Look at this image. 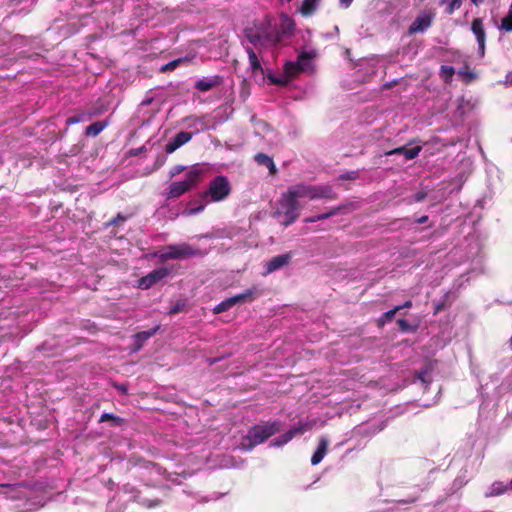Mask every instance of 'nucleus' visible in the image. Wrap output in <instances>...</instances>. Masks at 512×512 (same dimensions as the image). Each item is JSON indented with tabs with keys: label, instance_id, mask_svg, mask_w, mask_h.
Segmentation results:
<instances>
[{
	"label": "nucleus",
	"instance_id": "f257e3e1",
	"mask_svg": "<svg viewBox=\"0 0 512 512\" xmlns=\"http://www.w3.org/2000/svg\"><path fill=\"white\" fill-rule=\"evenodd\" d=\"M294 28L295 23L292 18L281 14L279 19L266 17L252 27H247L244 30V36L261 53L263 49L276 45L284 36L290 35Z\"/></svg>",
	"mask_w": 512,
	"mask_h": 512
},
{
	"label": "nucleus",
	"instance_id": "f03ea898",
	"mask_svg": "<svg viewBox=\"0 0 512 512\" xmlns=\"http://www.w3.org/2000/svg\"><path fill=\"white\" fill-rule=\"evenodd\" d=\"M232 191L229 179L224 175H218L210 180L207 189L202 192L199 199L190 201L183 210L184 216H193L204 211L209 203L222 202L226 200Z\"/></svg>",
	"mask_w": 512,
	"mask_h": 512
},
{
	"label": "nucleus",
	"instance_id": "7ed1b4c3",
	"mask_svg": "<svg viewBox=\"0 0 512 512\" xmlns=\"http://www.w3.org/2000/svg\"><path fill=\"white\" fill-rule=\"evenodd\" d=\"M282 422L280 420L267 421L257 424L248 429L247 434L242 438L239 449L249 452L259 444L264 443L268 438L281 430Z\"/></svg>",
	"mask_w": 512,
	"mask_h": 512
},
{
	"label": "nucleus",
	"instance_id": "20e7f679",
	"mask_svg": "<svg viewBox=\"0 0 512 512\" xmlns=\"http://www.w3.org/2000/svg\"><path fill=\"white\" fill-rule=\"evenodd\" d=\"M203 176V168L200 165H194L182 181L172 182L166 192V198H178L196 187L201 181Z\"/></svg>",
	"mask_w": 512,
	"mask_h": 512
},
{
	"label": "nucleus",
	"instance_id": "39448f33",
	"mask_svg": "<svg viewBox=\"0 0 512 512\" xmlns=\"http://www.w3.org/2000/svg\"><path fill=\"white\" fill-rule=\"evenodd\" d=\"M301 206L298 200L287 190L278 201V208L275 216L284 226L294 223L299 217Z\"/></svg>",
	"mask_w": 512,
	"mask_h": 512
},
{
	"label": "nucleus",
	"instance_id": "423d86ee",
	"mask_svg": "<svg viewBox=\"0 0 512 512\" xmlns=\"http://www.w3.org/2000/svg\"><path fill=\"white\" fill-rule=\"evenodd\" d=\"M288 190L297 200L299 198H307L309 200L335 198V193L329 185H311L299 183L290 186Z\"/></svg>",
	"mask_w": 512,
	"mask_h": 512
},
{
	"label": "nucleus",
	"instance_id": "0eeeda50",
	"mask_svg": "<svg viewBox=\"0 0 512 512\" xmlns=\"http://www.w3.org/2000/svg\"><path fill=\"white\" fill-rule=\"evenodd\" d=\"M317 56V51L312 49L309 51H302L297 58V61H287L284 64L285 71L290 74L297 75L299 72H313L314 63L313 59Z\"/></svg>",
	"mask_w": 512,
	"mask_h": 512
},
{
	"label": "nucleus",
	"instance_id": "6e6552de",
	"mask_svg": "<svg viewBox=\"0 0 512 512\" xmlns=\"http://www.w3.org/2000/svg\"><path fill=\"white\" fill-rule=\"evenodd\" d=\"M316 424V420L299 421L292 426L288 431L276 437L270 442V447H282L290 442L295 436L302 435L311 430Z\"/></svg>",
	"mask_w": 512,
	"mask_h": 512
},
{
	"label": "nucleus",
	"instance_id": "1a4fd4ad",
	"mask_svg": "<svg viewBox=\"0 0 512 512\" xmlns=\"http://www.w3.org/2000/svg\"><path fill=\"white\" fill-rule=\"evenodd\" d=\"M196 254V251L190 245L178 244L166 246L156 256L162 261H167L171 259H185Z\"/></svg>",
	"mask_w": 512,
	"mask_h": 512
},
{
	"label": "nucleus",
	"instance_id": "9d476101",
	"mask_svg": "<svg viewBox=\"0 0 512 512\" xmlns=\"http://www.w3.org/2000/svg\"><path fill=\"white\" fill-rule=\"evenodd\" d=\"M436 12L432 8L421 10L408 28V33L418 34L426 32L433 24Z\"/></svg>",
	"mask_w": 512,
	"mask_h": 512
},
{
	"label": "nucleus",
	"instance_id": "9b49d317",
	"mask_svg": "<svg viewBox=\"0 0 512 512\" xmlns=\"http://www.w3.org/2000/svg\"><path fill=\"white\" fill-rule=\"evenodd\" d=\"M258 295H259V291L256 287L249 288V289L245 290L243 293L234 295L232 297L226 298L225 300L221 301L219 304H217L214 307L213 312L215 314H220L222 312L229 310L231 307H233L237 303L245 302L248 300H253Z\"/></svg>",
	"mask_w": 512,
	"mask_h": 512
},
{
	"label": "nucleus",
	"instance_id": "f8f14e48",
	"mask_svg": "<svg viewBox=\"0 0 512 512\" xmlns=\"http://www.w3.org/2000/svg\"><path fill=\"white\" fill-rule=\"evenodd\" d=\"M430 482L424 485H416L413 487V492L407 497L393 501V505L384 509L383 511L391 512H403L404 510L400 507L401 505H409L417 502L420 499L421 493L429 488Z\"/></svg>",
	"mask_w": 512,
	"mask_h": 512
},
{
	"label": "nucleus",
	"instance_id": "ddd939ff",
	"mask_svg": "<svg viewBox=\"0 0 512 512\" xmlns=\"http://www.w3.org/2000/svg\"><path fill=\"white\" fill-rule=\"evenodd\" d=\"M171 273V270L166 267H159L154 270H152L150 273H148L146 276L141 277L138 280V288L142 290H147L162 279L169 276Z\"/></svg>",
	"mask_w": 512,
	"mask_h": 512
},
{
	"label": "nucleus",
	"instance_id": "4468645a",
	"mask_svg": "<svg viewBox=\"0 0 512 512\" xmlns=\"http://www.w3.org/2000/svg\"><path fill=\"white\" fill-rule=\"evenodd\" d=\"M471 30L477 40L479 56L483 57L485 54L486 33H485L482 19H480V18L473 19V21L471 23Z\"/></svg>",
	"mask_w": 512,
	"mask_h": 512
},
{
	"label": "nucleus",
	"instance_id": "2eb2a0df",
	"mask_svg": "<svg viewBox=\"0 0 512 512\" xmlns=\"http://www.w3.org/2000/svg\"><path fill=\"white\" fill-rule=\"evenodd\" d=\"M290 259H291L290 254H281V255L274 256L268 262H266L265 271L263 274L268 275L276 270L283 268L290 262Z\"/></svg>",
	"mask_w": 512,
	"mask_h": 512
},
{
	"label": "nucleus",
	"instance_id": "dca6fc26",
	"mask_svg": "<svg viewBox=\"0 0 512 512\" xmlns=\"http://www.w3.org/2000/svg\"><path fill=\"white\" fill-rule=\"evenodd\" d=\"M193 134L190 132L181 131L175 135L173 139H171L165 147V151L168 154L175 152L182 145L186 144L192 139Z\"/></svg>",
	"mask_w": 512,
	"mask_h": 512
},
{
	"label": "nucleus",
	"instance_id": "f3484780",
	"mask_svg": "<svg viewBox=\"0 0 512 512\" xmlns=\"http://www.w3.org/2000/svg\"><path fill=\"white\" fill-rule=\"evenodd\" d=\"M143 468L148 472V474L152 476H163L167 481H171L172 483L180 484L181 481L178 480V476L173 478L171 474H167L166 470L160 467L158 464L153 462L144 461Z\"/></svg>",
	"mask_w": 512,
	"mask_h": 512
},
{
	"label": "nucleus",
	"instance_id": "a211bd4d",
	"mask_svg": "<svg viewBox=\"0 0 512 512\" xmlns=\"http://www.w3.org/2000/svg\"><path fill=\"white\" fill-rule=\"evenodd\" d=\"M509 492H512V488L510 487V481L507 483H504L502 481H495L490 485L488 490L485 492V496L495 497Z\"/></svg>",
	"mask_w": 512,
	"mask_h": 512
},
{
	"label": "nucleus",
	"instance_id": "6ab92c4d",
	"mask_svg": "<svg viewBox=\"0 0 512 512\" xmlns=\"http://www.w3.org/2000/svg\"><path fill=\"white\" fill-rule=\"evenodd\" d=\"M421 150L422 148L420 146H415L412 148H406L405 146H402L386 152V155L398 154L403 155L406 160H412L420 154Z\"/></svg>",
	"mask_w": 512,
	"mask_h": 512
},
{
	"label": "nucleus",
	"instance_id": "aec40b11",
	"mask_svg": "<svg viewBox=\"0 0 512 512\" xmlns=\"http://www.w3.org/2000/svg\"><path fill=\"white\" fill-rule=\"evenodd\" d=\"M100 112L98 110H86L82 111L76 115L70 116L66 119V124L68 126L78 124L81 122H88L94 116L98 115Z\"/></svg>",
	"mask_w": 512,
	"mask_h": 512
},
{
	"label": "nucleus",
	"instance_id": "412c9836",
	"mask_svg": "<svg viewBox=\"0 0 512 512\" xmlns=\"http://www.w3.org/2000/svg\"><path fill=\"white\" fill-rule=\"evenodd\" d=\"M328 444H329V442H328L327 438H325V437L320 438L318 447L311 457L312 465H314V466L318 465L323 460V458L325 457V455L327 453Z\"/></svg>",
	"mask_w": 512,
	"mask_h": 512
},
{
	"label": "nucleus",
	"instance_id": "4be33fe9",
	"mask_svg": "<svg viewBox=\"0 0 512 512\" xmlns=\"http://www.w3.org/2000/svg\"><path fill=\"white\" fill-rule=\"evenodd\" d=\"M245 51L248 54L249 69L252 71V73H262L263 69L255 50L251 46H246Z\"/></svg>",
	"mask_w": 512,
	"mask_h": 512
},
{
	"label": "nucleus",
	"instance_id": "5701e85b",
	"mask_svg": "<svg viewBox=\"0 0 512 512\" xmlns=\"http://www.w3.org/2000/svg\"><path fill=\"white\" fill-rule=\"evenodd\" d=\"M217 84V77H203L196 81L194 87L201 92H207Z\"/></svg>",
	"mask_w": 512,
	"mask_h": 512
},
{
	"label": "nucleus",
	"instance_id": "b1692460",
	"mask_svg": "<svg viewBox=\"0 0 512 512\" xmlns=\"http://www.w3.org/2000/svg\"><path fill=\"white\" fill-rule=\"evenodd\" d=\"M254 160L256 161L257 164L267 167L271 174H275L277 172V168L275 166L273 159L267 154L258 153L255 155Z\"/></svg>",
	"mask_w": 512,
	"mask_h": 512
},
{
	"label": "nucleus",
	"instance_id": "393cba45",
	"mask_svg": "<svg viewBox=\"0 0 512 512\" xmlns=\"http://www.w3.org/2000/svg\"><path fill=\"white\" fill-rule=\"evenodd\" d=\"M108 120L96 121L86 127L85 134L87 136L95 137L99 135L107 126Z\"/></svg>",
	"mask_w": 512,
	"mask_h": 512
},
{
	"label": "nucleus",
	"instance_id": "a878e982",
	"mask_svg": "<svg viewBox=\"0 0 512 512\" xmlns=\"http://www.w3.org/2000/svg\"><path fill=\"white\" fill-rule=\"evenodd\" d=\"M439 4L444 6V12L447 15H452L462 5V0H439Z\"/></svg>",
	"mask_w": 512,
	"mask_h": 512
},
{
	"label": "nucleus",
	"instance_id": "bb28decb",
	"mask_svg": "<svg viewBox=\"0 0 512 512\" xmlns=\"http://www.w3.org/2000/svg\"><path fill=\"white\" fill-rule=\"evenodd\" d=\"M319 1L320 0H303V3L299 10L300 13L304 16L312 15L317 9Z\"/></svg>",
	"mask_w": 512,
	"mask_h": 512
},
{
	"label": "nucleus",
	"instance_id": "cd10ccee",
	"mask_svg": "<svg viewBox=\"0 0 512 512\" xmlns=\"http://www.w3.org/2000/svg\"><path fill=\"white\" fill-rule=\"evenodd\" d=\"M294 76H295L294 74L287 73V72L284 70L283 75L276 76V75H273V74H269V75H268V79H269V81H270L272 84L285 86V85H287V84L291 81V79H292Z\"/></svg>",
	"mask_w": 512,
	"mask_h": 512
},
{
	"label": "nucleus",
	"instance_id": "c85d7f7f",
	"mask_svg": "<svg viewBox=\"0 0 512 512\" xmlns=\"http://www.w3.org/2000/svg\"><path fill=\"white\" fill-rule=\"evenodd\" d=\"M341 211V207H334L332 208L330 211L326 212V213H322V214H319V215H315V216H311V217H308L305 219V222L307 223H314V222H317V221H320V220H324V219H328L332 216H335L337 214H339Z\"/></svg>",
	"mask_w": 512,
	"mask_h": 512
},
{
	"label": "nucleus",
	"instance_id": "c756f323",
	"mask_svg": "<svg viewBox=\"0 0 512 512\" xmlns=\"http://www.w3.org/2000/svg\"><path fill=\"white\" fill-rule=\"evenodd\" d=\"M498 29L505 32H512V4H510L507 15L502 18Z\"/></svg>",
	"mask_w": 512,
	"mask_h": 512
},
{
	"label": "nucleus",
	"instance_id": "7c9ffc66",
	"mask_svg": "<svg viewBox=\"0 0 512 512\" xmlns=\"http://www.w3.org/2000/svg\"><path fill=\"white\" fill-rule=\"evenodd\" d=\"M158 326L154 327V328H151L149 330H145V331H141L139 333H137L135 335V338H136V341L139 342V343H143L145 342L146 340H148L149 338H151L155 333L156 331L158 330Z\"/></svg>",
	"mask_w": 512,
	"mask_h": 512
},
{
	"label": "nucleus",
	"instance_id": "2f4dec72",
	"mask_svg": "<svg viewBox=\"0 0 512 512\" xmlns=\"http://www.w3.org/2000/svg\"><path fill=\"white\" fill-rule=\"evenodd\" d=\"M398 312V308L396 306L393 309H390L382 314V316L378 320L379 326H383L386 323L392 321V319L395 317V314Z\"/></svg>",
	"mask_w": 512,
	"mask_h": 512
},
{
	"label": "nucleus",
	"instance_id": "473e14b6",
	"mask_svg": "<svg viewBox=\"0 0 512 512\" xmlns=\"http://www.w3.org/2000/svg\"><path fill=\"white\" fill-rule=\"evenodd\" d=\"M108 420L113 421L115 426H120L123 423V419L121 417H118L112 413H103L100 416L99 422H106Z\"/></svg>",
	"mask_w": 512,
	"mask_h": 512
},
{
	"label": "nucleus",
	"instance_id": "72a5a7b5",
	"mask_svg": "<svg viewBox=\"0 0 512 512\" xmlns=\"http://www.w3.org/2000/svg\"><path fill=\"white\" fill-rule=\"evenodd\" d=\"M454 73H455V70L452 66L442 65L440 68V74L446 82H448L452 79Z\"/></svg>",
	"mask_w": 512,
	"mask_h": 512
},
{
	"label": "nucleus",
	"instance_id": "f704fd0d",
	"mask_svg": "<svg viewBox=\"0 0 512 512\" xmlns=\"http://www.w3.org/2000/svg\"><path fill=\"white\" fill-rule=\"evenodd\" d=\"M139 503L146 508H154L159 506L161 501L159 499L149 500L147 498H140Z\"/></svg>",
	"mask_w": 512,
	"mask_h": 512
},
{
	"label": "nucleus",
	"instance_id": "c9c22d12",
	"mask_svg": "<svg viewBox=\"0 0 512 512\" xmlns=\"http://www.w3.org/2000/svg\"><path fill=\"white\" fill-rule=\"evenodd\" d=\"M427 377H428L427 370H421L417 374V379L421 382V384L424 386V388H426L427 385L430 383V380Z\"/></svg>",
	"mask_w": 512,
	"mask_h": 512
},
{
	"label": "nucleus",
	"instance_id": "e433bc0d",
	"mask_svg": "<svg viewBox=\"0 0 512 512\" xmlns=\"http://www.w3.org/2000/svg\"><path fill=\"white\" fill-rule=\"evenodd\" d=\"M186 169L185 166L183 165H175L173 166L171 169H170V178H173L177 175H179L180 173H182L184 170Z\"/></svg>",
	"mask_w": 512,
	"mask_h": 512
},
{
	"label": "nucleus",
	"instance_id": "4c0bfd02",
	"mask_svg": "<svg viewBox=\"0 0 512 512\" xmlns=\"http://www.w3.org/2000/svg\"><path fill=\"white\" fill-rule=\"evenodd\" d=\"M183 307H184V303L178 302L169 308L168 314H170V315L177 314L180 311H182Z\"/></svg>",
	"mask_w": 512,
	"mask_h": 512
},
{
	"label": "nucleus",
	"instance_id": "58836bf2",
	"mask_svg": "<svg viewBox=\"0 0 512 512\" xmlns=\"http://www.w3.org/2000/svg\"><path fill=\"white\" fill-rule=\"evenodd\" d=\"M467 483V480L463 478L462 476L457 477L453 482V487L455 489H460Z\"/></svg>",
	"mask_w": 512,
	"mask_h": 512
},
{
	"label": "nucleus",
	"instance_id": "ea45409f",
	"mask_svg": "<svg viewBox=\"0 0 512 512\" xmlns=\"http://www.w3.org/2000/svg\"><path fill=\"white\" fill-rule=\"evenodd\" d=\"M185 122L187 123L188 127H195L198 123L201 122V120L197 117H187Z\"/></svg>",
	"mask_w": 512,
	"mask_h": 512
},
{
	"label": "nucleus",
	"instance_id": "a19ab883",
	"mask_svg": "<svg viewBox=\"0 0 512 512\" xmlns=\"http://www.w3.org/2000/svg\"><path fill=\"white\" fill-rule=\"evenodd\" d=\"M357 172L356 171H350L340 176L342 180H354L357 178Z\"/></svg>",
	"mask_w": 512,
	"mask_h": 512
},
{
	"label": "nucleus",
	"instance_id": "79ce46f5",
	"mask_svg": "<svg viewBox=\"0 0 512 512\" xmlns=\"http://www.w3.org/2000/svg\"><path fill=\"white\" fill-rule=\"evenodd\" d=\"M397 323L402 331H408L410 328L409 322L405 319H399Z\"/></svg>",
	"mask_w": 512,
	"mask_h": 512
},
{
	"label": "nucleus",
	"instance_id": "37998d69",
	"mask_svg": "<svg viewBox=\"0 0 512 512\" xmlns=\"http://www.w3.org/2000/svg\"><path fill=\"white\" fill-rule=\"evenodd\" d=\"M127 218L123 216L122 214H117L116 217H114L112 220H110L109 225H116L120 221H125Z\"/></svg>",
	"mask_w": 512,
	"mask_h": 512
},
{
	"label": "nucleus",
	"instance_id": "c03bdc74",
	"mask_svg": "<svg viewBox=\"0 0 512 512\" xmlns=\"http://www.w3.org/2000/svg\"><path fill=\"white\" fill-rule=\"evenodd\" d=\"M179 62H180V60H173V61L169 62L168 64H166L164 69H174L178 65Z\"/></svg>",
	"mask_w": 512,
	"mask_h": 512
},
{
	"label": "nucleus",
	"instance_id": "a18cd8bd",
	"mask_svg": "<svg viewBox=\"0 0 512 512\" xmlns=\"http://www.w3.org/2000/svg\"><path fill=\"white\" fill-rule=\"evenodd\" d=\"M505 84L512 85V71L508 72L505 76Z\"/></svg>",
	"mask_w": 512,
	"mask_h": 512
},
{
	"label": "nucleus",
	"instance_id": "49530a36",
	"mask_svg": "<svg viewBox=\"0 0 512 512\" xmlns=\"http://www.w3.org/2000/svg\"><path fill=\"white\" fill-rule=\"evenodd\" d=\"M427 221H428V216L427 215H423V216H421V217H419V218H417L415 220V222L418 223V224H424Z\"/></svg>",
	"mask_w": 512,
	"mask_h": 512
},
{
	"label": "nucleus",
	"instance_id": "de8ad7c7",
	"mask_svg": "<svg viewBox=\"0 0 512 512\" xmlns=\"http://www.w3.org/2000/svg\"><path fill=\"white\" fill-rule=\"evenodd\" d=\"M411 306H412V302L411 301H406L402 305L396 306V308H398V311H400L403 308H410Z\"/></svg>",
	"mask_w": 512,
	"mask_h": 512
},
{
	"label": "nucleus",
	"instance_id": "09e8293b",
	"mask_svg": "<svg viewBox=\"0 0 512 512\" xmlns=\"http://www.w3.org/2000/svg\"><path fill=\"white\" fill-rule=\"evenodd\" d=\"M339 2L342 7L348 8L353 2V0H339Z\"/></svg>",
	"mask_w": 512,
	"mask_h": 512
},
{
	"label": "nucleus",
	"instance_id": "8fccbe9b",
	"mask_svg": "<svg viewBox=\"0 0 512 512\" xmlns=\"http://www.w3.org/2000/svg\"><path fill=\"white\" fill-rule=\"evenodd\" d=\"M424 197H425V195L423 193H417L415 195V201L416 202H420V201H422L424 199Z\"/></svg>",
	"mask_w": 512,
	"mask_h": 512
},
{
	"label": "nucleus",
	"instance_id": "3c124183",
	"mask_svg": "<svg viewBox=\"0 0 512 512\" xmlns=\"http://www.w3.org/2000/svg\"><path fill=\"white\" fill-rule=\"evenodd\" d=\"M474 5L478 6L482 4L485 0H470Z\"/></svg>",
	"mask_w": 512,
	"mask_h": 512
},
{
	"label": "nucleus",
	"instance_id": "603ef678",
	"mask_svg": "<svg viewBox=\"0 0 512 512\" xmlns=\"http://www.w3.org/2000/svg\"><path fill=\"white\" fill-rule=\"evenodd\" d=\"M218 360H219L218 358H210L208 361H209V364H210V365H213V364H215L216 362H218Z\"/></svg>",
	"mask_w": 512,
	"mask_h": 512
},
{
	"label": "nucleus",
	"instance_id": "864d4df0",
	"mask_svg": "<svg viewBox=\"0 0 512 512\" xmlns=\"http://www.w3.org/2000/svg\"><path fill=\"white\" fill-rule=\"evenodd\" d=\"M424 407H430L432 404L431 403H423L422 404Z\"/></svg>",
	"mask_w": 512,
	"mask_h": 512
},
{
	"label": "nucleus",
	"instance_id": "5fc2aeb1",
	"mask_svg": "<svg viewBox=\"0 0 512 512\" xmlns=\"http://www.w3.org/2000/svg\"><path fill=\"white\" fill-rule=\"evenodd\" d=\"M150 480H151L152 482H154L155 484L159 482L157 479H153V478H151Z\"/></svg>",
	"mask_w": 512,
	"mask_h": 512
},
{
	"label": "nucleus",
	"instance_id": "6e6d98bb",
	"mask_svg": "<svg viewBox=\"0 0 512 512\" xmlns=\"http://www.w3.org/2000/svg\"><path fill=\"white\" fill-rule=\"evenodd\" d=\"M434 472V469H431L429 472V478L431 477V474Z\"/></svg>",
	"mask_w": 512,
	"mask_h": 512
},
{
	"label": "nucleus",
	"instance_id": "4d7b16f0",
	"mask_svg": "<svg viewBox=\"0 0 512 512\" xmlns=\"http://www.w3.org/2000/svg\"><path fill=\"white\" fill-rule=\"evenodd\" d=\"M280 1H281L282 3H284V2H287V3H288V2H290L291 0H280Z\"/></svg>",
	"mask_w": 512,
	"mask_h": 512
}]
</instances>
